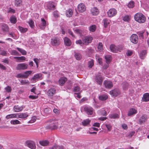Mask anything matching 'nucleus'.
<instances>
[{"mask_svg": "<svg viewBox=\"0 0 149 149\" xmlns=\"http://www.w3.org/2000/svg\"><path fill=\"white\" fill-rule=\"evenodd\" d=\"M65 83V78L61 77L59 80V84L60 85L62 86Z\"/></svg>", "mask_w": 149, "mask_h": 149, "instance_id": "34", "label": "nucleus"}, {"mask_svg": "<svg viewBox=\"0 0 149 149\" xmlns=\"http://www.w3.org/2000/svg\"><path fill=\"white\" fill-rule=\"evenodd\" d=\"M95 79L98 84L100 85H101L102 84L103 79L100 74L96 75Z\"/></svg>", "mask_w": 149, "mask_h": 149, "instance_id": "15", "label": "nucleus"}, {"mask_svg": "<svg viewBox=\"0 0 149 149\" xmlns=\"http://www.w3.org/2000/svg\"><path fill=\"white\" fill-rule=\"evenodd\" d=\"M48 6V8L51 10H54L55 8V6L52 3L49 4Z\"/></svg>", "mask_w": 149, "mask_h": 149, "instance_id": "45", "label": "nucleus"}, {"mask_svg": "<svg viewBox=\"0 0 149 149\" xmlns=\"http://www.w3.org/2000/svg\"><path fill=\"white\" fill-rule=\"evenodd\" d=\"M110 49L111 52L114 53H116L118 50V48L115 45H111L110 47Z\"/></svg>", "mask_w": 149, "mask_h": 149, "instance_id": "20", "label": "nucleus"}, {"mask_svg": "<svg viewBox=\"0 0 149 149\" xmlns=\"http://www.w3.org/2000/svg\"><path fill=\"white\" fill-rule=\"evenodd\" d=\"M96 26L94 25H93L89 27V29L90 31L94 32L96 30Z\"/></svg>", "mask_w": 149, "mask_h": 149, "instance_id": "38", "label": "nucleus"}, {"mask_svg": "<svg viewBox=\"0 0 149 149\" xmlns=\"http://www.w3.org/2000/svg\"><path fill=\"white\" fill-rule=\"evenodd\" d=\"M104 59L106 63H110L112 60L111 56L110 55H107L104 56Z\"/></svg>", "mask_w": 149, "mask_h": 149, "instance_id": "25", "label": "nucleus"}, {"mask_svg": "<svg viewBox=\"0 0 149 149\" xmlns=\"http://www.w3.org/2000/svg\"><path fill=\"white\" fill-rule=\"evenodd\" d=\"M10 22L13 23H15L16 22V18L14 16H12L10 18Z\"/></svg>", "mask_w": 149, "mask_h": 149, "instance_id": "43", "label": "nucleus"}, {"mask_svg": "<svg viewBox=\"0 0 149 149\" xmlns=\"http://www.w3.org/2000/svg\"><path fill=\"white\" fill-rule=\"evenodd\" d=\"M137 111L136 109L132 108L130 109L127 113V115L128 116H130L134 115L137 113Z\"/></svg>", "mask_w": 149, "mask_h": 149, "instance_id": "17", "label": "nucleus"}, {"mask_svg": "<svg viewBox=\"0 0 149 149\" xmlns=\"http://www.w3.org/2000/svg\"><path fill=\"white\" fill-rule=\"evenodd\" d=\"M51 111V109L49 108H46L44 110V112L45 113H48L50 112Z\"/></svg>", "mask_w": 149, "mask_h": 149, "instance_id": "55", "label": "nucleus"}, {"mask_svg": "<svg viewBox=\"0 0 149 149\" xmlns=\"http://www.w3.org/2000/svg\"><path fill=\"white\" fill-rule=\"evenodd\" d=\"M56 93V90L54 88H50L47 92V94L50 97H52Z\"/></svg>", "mask_w": 149, "mask_h": 149, "instance_id": "16", "label": "nucleus"}, {"mask_svg": "<svg viewBox=\"0 0 149 149\" xmlns=\"http://www.w3.org/2000/svg\"><path fill=\"white\" fill-rule=\"evenodd\" d=\"M138 38L137 35L136 34H132L130 37V40L133 43L136 44L138 42Z\"/></svg>", "mask_w": 149, "mask_h": 149, "instance_id": "9", "label": "nucleus"}, {"mask_svg": "<svg viewBox=\"0 0 149 149\" xmlns=\"http://www.w3.org/2000/svg\"><path fill=\"white\" fill-rule=\"evenodd\" d=\"M16 49L22 55H25L26 54V52L25 50L19 47H17Z\"/></svg>", "mask_w": 149, "mask_h": 149, "instance_id": "37", "label": "nucleus"}, {"mask_svg": "<svg viewBox=\"0 0 149 149\" xmlns=\"http://www.w3.org/2000/svg\"><path fill=\"white\" fill-rule=\"evenodd\" d=\"M103 21L104 23V27L105 28L107 27L108 25L109 24L110 22V21L107 18H105L103 19Z\"/></svg>", "mask_w": 149, "mask_h": 149, "instance_id": "27", "label": "nucleus"}, {"mask_svg": "<svg viewBox=\"0 0 149 149\" xmlns=\"http://www.w3.org/2000/svg\"><path fill=\"white\" fill-rule=\"evenodd\" d=\"M24 107L23 106H19L18 105L15 106L13 108L14 111L15 112H18L22 111Z\"/></svg>", "mask_w": 149, "mask_h": 149, "instance_id": "24", "label": "nucleus"}, {"mask_svg": "<svg viewBox=\"0 0 149 149\" xmlns=\"http://www.w3.org/2000/svg\"><path fill=\"white\" fill-rule=\"evenodd\" d=\"M120 92L118 89H115L110 92V95L116 97L120 94Z\"/></svg>", "mask_w": 149, "mask_h": 149, "instance_id": "13", "label": "nucleus"}, {"mask_svg": "<svg viewBox=\"0 0 149 149\" xmlns=\"http://www.w3.org/2000/svg\"><path fill=\"white\" fill-rule=\"evenodd\" d=\"M66 85L68 89H70L72 86V84L71 81L70 80L68 81L66 83Z\"/></svg>", "mask_w": 149, "mask_h": 149, "instance_id": "36", "label": "nucleus"}, {"mask_svg": "<svg viewBox=\"0 0 149 149\" xmlns=\"http://www.w3.org/2000/svg\"><path fill=\"white\" fill-rule=\"evenodd\" d=\"M133 54L132 51L130 50H128L127 52V56H131Z\"/></svg>", "mask_w": 149, "mask_h": 149, "instance_id": "63", "label": "nucleus"}, {"mask_svg": "<svg viewBox=\"0 0 149 149\" xmlns=\"http://www.w3.org/2000/svg\"><path fill=\"white\" fill-rule=\"evenodd\" d=\"M5 89L6 91L8 93L10 92L12 90L11 87L9 86H8L6 87L5 88Z\"/></svg>", "mask_w": 149, "mask_h": 149, "instance_id": "51", "label": "nucleus"}, {"mask_svg": "<svg viewBox=\"0 0 149 149\" xmlns=\"http://www.w3.org/2000/svg\"><path fill=\"white\" fill-rule=\"evenodd\" d=\"M42 75L41 74H35L32 78L31 80L36 81V80H41L42 79Z\"/></svg>", "mask_w": 149, "mask_h": 149, "instance_id": "18", "label": "nucleus"}, {"mask_svg": "<svg viewBox=\"0 0 149 149\" xmlns=\"http://www.w3.org/2000/svg\"><path fill=\"white\" fill-rule=\"evenodd\" d=\"M22 1L21 0H15V5L17 6H20L22 4Z\"/></svg>", "mask_w": 149, "mask_h": 149, "instance_id": "42", "label": "nucleus"}, {"mask_svg": "<svg viewBox=\"0 0 149 149\" xmlns=\"http://www.w3.org/2000/svg\"><path fill=\"white\" fill-rule=\"evenodd\" d=\"M21 84H29V82L28 80H21L20 81Z\"/></svg>", "mask_w": 149, "mask_h": 149, "instance_id": "53", "label": "nucleus"}, {"mask_svg": "<svg viewBox=\"0 0 149 149\" xmlns=\"http://www.w3.org/2000/svg\"><path fill=\"white\" fill-rule=\"evenodd\" d=\"M91 14L93 15H97L99 13V11L96 7H94L92 8L91 10Z\"/></svg>", "mask_w": 149, "mask_h": 149, "instance_id": "19", "label": "nucleus"}, {"mask_svg": "<svg viewBox=\"0 0 149 149\" xmlns=\"http://www.w3.org/2000/svg\"><path fill=\"white\" fill-rule=\"evenodd\" d=\"M39 143L40 145L42 146H47L49 145V142L48 141L45 140L40 141Z\"/></svg>", "mask_w": 149, "mask_h": 149, "instance_id": "30", "label": "nucleus"}, {"mask_svg": "<svg viewBox=\"0 0 149 149\" xmlns=\"http://www.w3.org/2000/svg\"><path fill=\"white\" fill-rule=\"evenodd\" d=\"M146 54L147 51L146 50H143L142 51L140 54L141 58L142 59H144Z\"/></svg>", "mask_w": 149, "mask_h": 149, "instance_id": "33", "label": "nucleus"}, {"mask_svg": "<svg viewBox=\"0 0 149 149\" xmlns=\"http://www.w3.org/2000/svg\"><path fill=\"white\" fill-rule=\"evenodd\" d=\"M122 127L124 130H127L128 129L127 125L125 124H123L121 125Z\"/></svg>", "mask_w": 149, "mask_h": 149, "instance_id": "61", "label": "nucleus"}, {"mask_svg": "<svg viewBox=\"0 0 149 149\" xmlns=\"http://www.w3.org/2000/svg\"><path fill=\"white\" fill-rule=\"evenodd\" d=\"M48 121L51 123L46 127V129L52 130L58 128V122L53 119H50Z\"/></svg>", "mask_w": 149, "mask_h": 149, "instance_id": "2", "label": "nucleus"}, {"mask_svg": "<svg viewBox=\"0 0 149 149\" xmlns=\"http://www.w3.org/2000/svg\"><path fill=\"white\" fill-rule=\"evenodd\" d=\"M51 43L53 46L58 45L60 43V39L58 38H55L51 39Z\"/></svg>", "mask_w": 149, "mask_h": 149, "instance_id": "10", "label": "nucleus"}, {"mask_svg": "<svg viewBox=\"0 0 149 149\" xmlns=\"http://www.w3.org/2000/svg\"><path fill=\"white\" fill-rule=\"evenodd\" d=\"M135 134V132L132 131L127 133L126 135V137L129 138H131Z\"/></svg>", "mask_w": 149, "mask_h": 149, "instance_id": "47", "label": "nucleus"}, {"mask_svg": "<svg viewBox=\"0 0 149 149\" xmlns=\"http://www.w3.org/2000/svg\"><path fill=\"white\" fill-rule=\"evenodd\" d=\"M18 28L19 30L22 33H24L27 30V28H24L20 26H19Z\"/></svg>", "mask_w": 149, "mask_h": 149, "instance_id": "48", "label": "nucleus"}, {"mask_svg": "<svg viewBox=\"0 0 149 149\" xmlns=\"http://www.w3.org/2000/svg\"><path fill=\"white\" fill-rule=\"evenodd\" d=\"M122 86L124 89H126L128 87V85L126 82H123L121 84Z\"/></svg>", "mask_w": 149, "mask_h": 149, "instance_id": "49", "label": "nucleus"}, {"mask_svg": "<svg viewBox=\"0 0 149 149\" xmlns=\"http://www.w3.org/2000/svg\"><path fill=\"white\" fill-rule=\"evenodd\" d=\"M80 93H74V95L76 97H77L78 98H80L81 97V96L80 95Z\"/></svg>", "mask_w": 149, "mask_h": 149, "instance_id": "60", "label": "nucleus"}, {"mask_svg": "<svg viewBox=\"0 0 149 149\" xmlns=\"http://www.w3.org/2000/svg\"><path fill=\"white\" fill-rule=\"evenodd\" d=\"M26 145L29 148L31 149H35L36 148V144L35 142L32 141H27L26 142Z\"/></svg>", "mask_w": 149, "mask_h": 149, "instance_id": "7", "label": "nucleus"}, {"mask_svg": "<svg viewBox=\"0 0 149 149\" xmlns=\"http://www.w3.org/2000/svg\"><path fill=\"white\" fill-rule=\"evenodd\" d=\"M11 54L13 55H17L18 54V53L15 50H13L11 51Z\"/></svg>", "mask_w": 149, "mask_h": 149, "instance_id": "59", "label": "nucleus"}, {"mask_svg": "<svg viewBox=\"0 0 149 149\" xmlns=\"http://www.w3.org/2000/svg\"><path fill=\"white\" fill-rule=\"evenodd\" d=\"M42 25L44 26H46V21L44 18L41 19Z\"/></svg>", "mask_w": 149, "mask_h": 149, "instance_id": "58", "label": "nucleus"}, {"mask_svg": "<svg viewBox=\"0 0 149 149\" xmlns=\"http://www.w3.org/2000/svg\"><path fill=\"white\" fill-rule=\"evenodd\" d=\"M84 111L88 115H91L93 113V109L90 107H85Z\"/></svg>", "mask_w": 149, "mask_h": 149, "instance_id": "12", "label": "nucleus"}, {"mask_svg": "<svg viewBox=\"0 0 149 149\" xmlns=\"http://www.w3.org/2000/svg\"><path fill=\"white\" fill-rule=\"evenodd\" d=\"M6 118L8 119L10 118H17V113H13L7 115L6 116Z\"/></svg>", "mask_w": 149, "mask_h": 149, "instance_id": "32", "label": "nucleus"}, {"mask_svg": "<svg viewBox=\"0 0 149 149\" xmlns=\"http://www.w3.org/2000/svg\"><path fill=\"white\" fill-rule=\"evenodd\" d=\"M49 149H57V145H55L52 147H49Z\"/></svg>", "mask_w": 149, "mask_h": 149, "instance_id": "64", "label": "nucleus"}, {"mask_svg": "<svg viewBox=\"0 0 149 149\" xmlns=\"http://www.w3.org/2000/svg\"><path fill=\"white\" fill-rule=\"evenodd\" d=\"M10 123L13 125L18 124L21 123L20 122L17 120H12L10 121Z\"/></svg>", "mask_w": 149, "mask_h": 149, "instance_id": "39", "label": "nucleus"}, {"mask_svg": "<svg viewBox=\"0 0 149 149\" xmlns=\"http://www.w3.org/2000/svg\"><path fill=\"white\" fill-rule=\"evenodd\" d=\"M108 98V97L107 95L104 94L101 95L99 96V99L101 101H104Z\"/></svg>", "mask_w": 149, "mask_h": 149, "instance_id": "29", "label": "nucleus"}, {"mask_svg": "<svg viewBox=\"0 0 149 149\" xmlns=\"http://www.w3.org/2000/svg\"><path fill=\"white\" fill-rule=\"evenodd\" d=\"M29 24L30 27L32 28L34 26V22L32 20H30L29 22Z\"/></svg>", "mask_w": 149, "mask_h": 149, "instance_id": "62", "label": "nucleus"}, {"mask_svg": "<svg viewBox=\"0 0 149 149\" xmlns=\"http://www.w3.org/2000/svg\"><path fill=\"white\" fill-rule=\"evenodd\" d=\"M80 89V87L79 86H75L74 88V92H78Z\"/></svg>", "mask_w": 149, "mask_h": 149, "instance_id": "57", "label": "nucleus"}, {"mask_svg": "<svg viewBox=\"0 0 149 149\" xmlns=\"http://www.w3.org/2000/svg\"><path fill=\"white\" fill-rule=\"evenodd\" d=\"M147 117L146 115L141 116L139 120V122L140 124L144 123L147 120Z\"/></svg>", "mask_w": 149, "mask_h": 149, "instance_id": "21", "label": "nucleus"}, {"mask_svg": "<svg viewBox=\"0 0 149 149\" xmlns=\"http://www.w3.org/2000/svg\"><path fill=\"white\" fill-rule=\"evenodd\" d=\"M134 18L135 21L139 23H143L146 20V17L141 13H137L134 16Z\"/></svg>", "mask_w": 149, "mask_h": 149, "instance_id": "1", "label": "nucleus"}, {"mask_svg": "<svg viewBox=\"0 0 149 149\" xmlns=\"http://www.w3.org/2000/svg\"><path fill=\"white\" fill-rule=\"evenodd\" d=\"M104 84L106 88H111L113 87L112 82L109 81H105L104 82Z\"/></svg>", "mask_w": 149, "mask_h": 149, "instance_id": "11", "label": "nucleus"}, {"mask_svg": "<svg viewBox=\"0 0 149 149\" xmlns=\"http://www.w3.org/2000/svg\"><path fill=\"white\" fill-rule=\"evenodd\" d=\"M134 2L133 1H130L127 5L128 7L130 8H132L134 6Z\"/></svg>", "mask_w": 149, "mask_h": 149, "instance_id": "44", "label": "nucleus"}, {"mask_svg": "<svg viewBox=\"0 0 149 149\" xmlns=\"http://www.w3.org/2000/svg\"><path fill=\"white\" fill-rule=\"evenodd\" d=\"M108 16L109 17H112L115 16L117 13L116 10L114 8L110 9L107 13Z\"/></svg>", "mask_w": 149, "mask_h": 149, "instance_id": "8", "label": "nucleus"}, {"mask_svg": "<svg viewBox=\"0 0 149 149\" xmlns=\"http://www.w3.org/2000/svg\"><path fill=\"white\" fill-rule=\"evenodd\" d=\"M76 43L77 44H79L81 46L84 45V42L82 40H77L76 41Z\"/></svg>", "mask_w": 149, "mask_h": 149, "instance_id": "52", "label": "nucleus"}, {"mask_svg": "<svg viewBox=\"0 0 149 149\" xmlns=\"http://www.w3.org/2000/svg\"><path fill=\"white\" fill-rule=\"evenodd\" d=\"M28 66V65L25 63H19L17 65L16 69L17 70H24L27 69Z\"/></svg>", "mask_w": 149, "mask_h": 149, "instance_id": "6", "label": "nucleus"}, {"mask_svg": "<svg viewBox=\"0 0 149 149\" xmlns=\"http://www.w3.org/2000/svg\"><path fill=\"white\" fill-rule=\"evenodd\" d=\"M72 44L70 40L66 37V46H70Z\"/></svg>", "mask_w": 149, "mask_h": 149, "instance_id": "41", "label": "nucleus"}, {"mask_svg": "<svg viewBox=\"0 0 149 149\" xmlns=\"http://www.w3.org/2000/svg\"><path fill=\"white\" fill-rule=\"evenodd\" d=\"M28 115L27 113H17V118H24L27 117Z\"/></svg>", "mask_w": 149, "mask_h": 149, "instance_id": "22", "label": "nucleus"}, {"mask_svg": "<svg viewBox=\"0 0 149 149\" xmlns=\"http://www.w3.org/2000/svg\"><path fill=\"white\" fill-rule=\"evenodd\" d=\"M88 67L90 68H91L94 65V61L93 60V59H91V61H89L88 62Z\"/></svg>", "mask_w": 149, "mask_h": 149, "instance_id": "46", "label": "nucleus"}, {"mask_svg": "<svg viewBox=\"0 0 149 149\" xmlns=\"http://www.w3.org/2000/svg\"><path fill=\"white\" fill-rule=\"evenodd\" d=\"M8 34L13 38L15 39H17V37L15 35V34L13 32H10Z\"/></svg>", "mask_w": 149, "mask_h": 149, "instance_id": "50", "label": "nucleus"}, {"mask_svg": "<svg viewBox=\"0 0 149 149\" xmlns=\"http://www.w3.org/2000/svg\"><path fill=\"white\" fill-rule=\"evenodd\" d=\"M32 72L31 71H27L25 72L24 74H18L16 76V77L17 78H26Z\"/></svg>", "mask_w": 149, "mask_h": 149, "instance_id": "4", "label": "nucleus"}, {"mask_svg": "<svg viewBox=\"0 0 149 149\" xmlns=\"http://www.w3.org/2000/svg\"><path fill=\"white\" fill-rule=\"evenodd\" d=\"M8 31L9 28L8 26L4 24L2 25L1 28H0V34L1 36L5 35Z\"/></svg>", "mask_w": 149, "mask_h": 149, "instance_id": "3", "label": "nucleus"}, {"mask_svg": "<svg viewBox=\"0 0 149 149\" xmlns=\"http://www.w3.org/2000/svg\"><path fill=\"white\" fill-rule=\"evenodd\" d=\"M142 100L145 102L149 101V93H145L143 95Z\"/></svg>", "mask_w": 149, "mask_h": 149, "instance_id": "26", "label": "nucleus"}, {"mask_svg": "<svg viewBox=\"0 0 149 149\" xmlns=\"http://www.w3.org/2000/svg\"><path fill=\"white\" fill-rule=\"evenodd\" d=\"M73 13L72 10L70 9L67 10L66 13V15L67 17H71L72 16Z\"/></svg>", "mask_w": 149, "mask_h": 149, "instance_id": "31", "label": "nucleus"}, {"mask_svg": "<svg viewBox=\"0 0 149 149\" xmlns=\"http://www.w3.org/2000/svg\"><path fill=\"white\" fill-rule=\"evenodd\" d=\"M74 56L76 59L78 60H80L82 58L81 55L80 53L78 52H74Z\"/></svg>", "mask_w": 149, "mask_h": 149, "instance_id": "28", "label": "nucleus"}, {"mask_svg": "<svg viewBox=\"0 0 149 149\" xmlns=\"http://www.w3.org/2000/svg\"><path fill=\"white\" fill-rule=\"evenodd\" d=\"M93 38L91 36H86L82 38V40L84 42V43L85 45H88L89 43H91Z\"/></svg>", "mask_w": 149, "mask_h": 149, "instance_id": "5", "label": "nucleus"}, {"mask_svg": "<svg viewBox=\"0 0 149 149\" xmlns=\"http://www.w3.org/2000/svg\"><path fill=\"white\" fill-rule=\"evenodd\" d=\"M78 10L80 12H83L86 9L85 5L83 3H81L79 4L77 6Z\"/></svg>", "mask_w": 149, "mask_h": 149, "instance_id": "14", "label": "nucleus"}, {"mask_svg": "<svg viewBox=\"0 0 149 149\" xmlns=\"http://www.w3.org/2000/svg\"><path fill=\"white\" fill-rule=\"evenodd\" d=\"M109 118L111 119H116L119 118V115L117 114H113L109 115Z\"/></svg>", "mask_w": 149, "mask_h": 149, "instance_id": "35", "label": "nucleus"}, {"mask_svg": "<svg viewBox=\"0 0 149 149\" xmlns=\"http://www.w3.org/2000/svg\"><path fill=\"white\" fill-rule=\"evenodd\" d=\"M97 48L100 51L103 49V45L102 43L100 42L99 43Z\"/></svg>", "mask_w": 149, "mask_h": 149, "instance_id": "54", "label": "nucleus"}, {"mask_svg": "<svg viewBox=\"0 0 149 149\" xmlns=\"http://www.w3.org/2000/svg\"><path fill=\"white\" fill-rule=\"evenodd\" d=\"M14 58L15 59H16L17 60V62H22L26 60V58L24 56H22L20 57H14Z\"/></svg>", "mask_w": 149, "mask_h": 149, "instance_id": "23", "label": "nucleus"}, {"mask_svg": "<svg viewBox=\"0 0 149 149\" xmlns=\"http://www.w3.org/2000/svg\"><path fill=\"white\" fill-rule=\"evenodd\" d=\"M130 19L129 16L125 15L123 18V20L125 21H128Z\"/></svg>", "mask_w": 149, "mask_h": 149, "instance_id": "56", "label": "nucleus"}, {"mask_svg": "<svg viewBox=\"0 0 149 149\" xmlns=\"http://www.w3.org/2000/svg\"><path fill=\"white\" fill-rule=\"evenodd\" d=\"M90 122V120H89V119H87L82 121V123L83 125L86 126L89 124Z\"/></svg>", "mask_w": 149, "mask_h": 149, "instance_id": "40", "label": "nucleus"}]
</instances>
